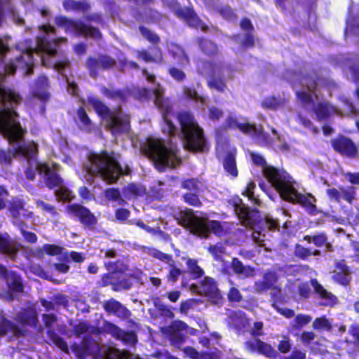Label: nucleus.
<instances>
[{"instance_id": "42", "label": "nucleus", "mask_w": 359, "mask_h": 359, "mask_svg": "<svg viewBox=\"0 0 359 359\" xmlns=\"http://www.w3.org/2000/svg\"><path fill=\"white\" fill-rule=\"evenodd\" d=\"M55 43L50 42L46 36L39 37L37 39V47L42 52L48 55L55 56L57 54Z\"/></svg>"}, {"instance_id": "63", "label": "nucleus", "mask_w": 359, "mask_h": 359, "mask_svg": "<svg viewBox=\"0 0 359 359\" xmlns=\"http://www.w3.org/2000/svg\"><path fill=\"white\" fill-rule=\"evenodd\" d=\"M116 279H118L117 274L108 271L107 273L102 275L100 281V286L107 287L108 285H111V288H113V284L115 283Z\"/></svg>"}, {"instance_id": "12", "label": "nucleus", "mask_w": 359, "mask_h": 359, "mask_svg": "<svg viewBox=\"0 0 359 359\" xmlns=\"http://www.w3.org/2000/svg\"><path fill=\"white\" fill-rule=\"evenodd\" d=\"M283 199L302 206L311 215H316L318 213L317 206L315 204L316 202L315 196L310 193L302 194L298 192L294 185Z\"/></svg>"}, {"instance_id": "17", "label": "nucleus", "mask_w": 359, "mask_h": 359, "mask_svg": "<svg viewBox=\"0 0 359 359\" xmlns=\"http://www.w3.org/2000/svg\"><path fill=\"white\" fill-rule=\"evenodd\" d=\"M235 212L241 224L251 229L261 222L259 211L257 208L250 209L244 204H235Z\"/></svg>"}, {"instance_id": "44", "label": "nucleus", "mask_w": 359, "mask_h": 359, "mask_svg": "<svg viewBox=\"0 0 359 359\" xmlns=\"http://www.w3.org/2000/svg\"><path fill=\"white\" fill-rule=\"evenodd\" d=\"M102 93L109 99L118 100L122 102L127 100V91L123 89L111 90L107 88H103Z\"/></svg>"}, {"instance_id": "50", "label": "nucleus", "mask_w": 359, "mask_h": 359, "mask_svg": "<svg viewBox=\"0 0 359 359\" xmlns=\"http://www.w3.org/2000/svg\"><path fill=\"white\" fill-rule=\"evenodd\" d=\"M47 336L60 350L66 353L68 352L69 348L67 342L57 333L52 330H49L47 332Z\"/></svg>"}, {"instance_id": "6", "label": "nucleus", "mask_w": 359, "mask_h": 359, "mask_svg": "<svg viewBox=\"0 0 359 359\" xmlns=\"http://www.w3.org/2000/svg\"><path fill=\"white\" fill-rule=\"evenodd\" d=\"M264 177L283 198L295 184L290 175L283 169L273 165L266 167L262 170Z\"/></svg>"}, {"instance_id": "55", "label": "nucleus", "mask_w": 359, "mask_h": 359, "mask_svg": "<svg viewBox=\"0 0 359 359\" xmlns=\"http://www.w3.org/2000/svg\"><path fill=\"white\" fill-rule=\"evenodd\" d=\"M199 192H189L185 193L182 196L184 201L188 205L199 208L202 206V202L201 201L199 196Z\"/></svg>"}, {"instance_id": "30", "label": "nucleus", "mask_w": 359, "mask_h": 359, "mask_svg": "<svg viewBox=\"0 0 359 359\" xmlns=\"http://www.w3.org/2000/svg\"><path fill=\"white\" fill-rule=\"evenodd\" d=\"M231 266L233 273L243 278H252L255 276V268L249 265L245 266L237 257L232 259Z\"/></svg>"}, {"instance_id": "11", "label": "nucleus", "mask_w": 359, "mask_h": 359, "mask_svg": "<svg viewBox=\"0 0 359 359\" xmlns=\"http://www.w3.org/2000/svg\"><path fill=\"white\" fill-rule=\"evenodd\" d=\"M50 81L44 74H40L34 80L28 100L36 99L41 103V110L43 114L46 111V105L50 100L51 95L49 92Z\"/></svg>"}, {"instance_id": "37", "label": "nucleus", "mask_w": 359, "mask_h": 359, "mask_svg": "<svg viewBox=\"0 0 359 359\" xmlns=\"http://www.w3.org/2000/svg\"><path fill=\"white\" fill-rule=\"evenodd\" d=\"M168 264L169 266V269L165 278L169 283L173 285L178 280L180 276L183 277L187 271L177 267L174 259Z\"/></svg>"}, {"instance_id": "41", "label": "nucleus", "mask_w": 359, "mask_h": 359, "mask_svg": "<svg viewBox=\"0 0 359 359\" xmlns=\"http://www.w3.org/2000/svg\"><path fill=\"white\" fill-rule=\"evenodd\" d=\"M104 266L108 271L117 275L124 273L128 269V265L121 259L105 262Z\"/></svg>"}, {"instance_id": "57", "label": "nucleus", "mask_w": 359, "mask_h": 359, "mask_svg": "<svg viewBox=\"0 0 359 359\" xmlns=\"http://www.w3.org/2000/svg\"><path fill=\"white\" fill-rule=\"evenodd\" d=\"M132 285L133 283L130 279L126 278H121L118 275V279H116L115 283L113 284L112 290L115 292L127 290H129Z\"/></svg>"}, {"instance_id": "2", "label": "nucleus", "mask_w": 359, "mask_h": 359, "mask_svg": "<svg viewBox=\"0 0 359 359\" xmlns=\"http://www.w3.org/2000/svg\"><path fill=\"white\" fill-rule=\"evenodd\" d=\"M87 102L104 122L105 129L110 131L113 135L125 134L130 131V117L121 107L111 109L104 102L95 96H88Z\"/></svg>"}, {"instance_id": "45", "label": "nucleus", "mask_w": 359, "mask_h": 359, "mask_svg": "<svg viewBox=\"0 0 359 359\" xmlns=\"http://www.w3.org/2000/svg\"><path fill=\"white\" fill-rule=\"evenodd\" d=\"M238 129L245 135H252L259 137L264 134L262 127L257 128L255 124L251 123H240L239 126H238Z\"/></svg>"}, {"instance_id": "46", "label": "nucleus", "mask_w": 359, "mask_h": 359, "mask_svg": "<svg viewBox=\"0 0 359 359\" xmlns=\"http://www.w3.org/2000/svg\"><path fill=\"white\" fill-rule=\"evenodd\" d=\"M226 222H220L218 220H210L208 222L210 227V233L212 232L214 235L218 237L224 236L228 233V231L225 227Z\"/></svg>"}, {"instance_id": "35", "label": "nucleus", "mask_w": 359, "mask_h": 359, "mask_svg": "<svg viewBox=\"0 0 359 359\" xmlns=\"http://www.w3.org/2000/svg\"><path fill=\"white\" fill-rule=\"evenodd\" d=\"M18 248L13 243L8 233H0V252L8 255H14L16 254Z\"/></svg>"}, {"instance_id": "32", "label": "nucleus", "mask_w": 359, "mask_h": 359, "mask_svg": "<svg viewBox=\"0 0 359 359\" xmlns=\"http://www.w3.org/2000/svg\"><path fill=\"white\" fill-rule=\"evenodd\" d=\"M93 341L90 337H84L79 344H74L72 350L78 359H86L91 354Z\"/></svg>"}, {"instance_id": "24", "label": "nucleus", "mask_w": 359, "mask_h": 359, "mask_svg": "<svg viewBox=\"0 0 359 359\" xmlns=\"http://www.w3.org/2000/svg\"><path fill=\"white\" fill-rule=\"evenodd\" d=\"M196 43L200 51L210 58L216 57L219 54L217 44L208 37L200 36L196 38Z\"/></svg>"}, {"instance_id": "1", "label": "nucleus", "mask_w": 359, "mask_h": 359, "mask_svg": "<svg viewBox=\"0 0 359 359\" xmlns=\"http://www.w3.org/2000/svg\"><path fill=\"white\" fill-rule=\"evenodd\" d=\"M87 172L89 175L98 177L108 184L117 182L122 175H128L130 170H123L114 151L102 150L90 152L88 157Z\"/></svg>"}, {"instance_id": "36", "label": "nucleus", "mask_w": 359, "mask_h": 359, "mask_svg": "<svg viewBox=\"0 0 359 359\" xmlns=\"http://www.w3.org/2000/svg\"><path fill=\"white\" fill-rule=\"evenodd\" d=\"M351 7L348 8L349 17L347 18L345 31L349 30L353 34L359 36V4L355 13H352Z\"/></svg>"}, {"instance_id": "10", "label": "nucleus", "mask_w": 359, "mask_h": 359, "mask_svg": "<svg viewBox=\"0 0 359 359\" xmlns=\"http://www.w3.org/2000/svg\"><path fill=\"white\" fill-rule=\"evenodd\" d=\"M303 85L312 93H316L320 88L333 90L338 88V84L334 79L320 75L317 71L305 74L303 77Z\"/></svg>"}, {"instance_id": "31", "label": "nucleus", "mask_w": 359, "mask_h": 359, "mask_svg": "<svg viewBox=\"0 0 359 359\" xmlns=\"http://www.w3.org/2000/svg\"><path fill=\"white\" fill-rule=\"evenodd\" d=\"M152 49V55L144 49L138 50L137 53V57L145 62H163L164 61V58L161 48L159 46H154Z\"/></svg>"}, {"instance_id": "5", "label": "nucleus", "mask_w": 359, "mask_h": 359, "mask_svg": "<svg viewBox=\"0 0 359 359\" xmlns=\"http://www.w3.org/2000/svg\"><path fill=\"white\" fill-rule=\"evenodd\" d=\"M56 25L64 29L66 33L76 36L100 39L102 34L97 27L85 24L80 20H74L67 16L60 15L55 19Z\"/></svg>"}, {"instance_id": "54", "label": "nucleus", "mask_w": 359, "mask_h": 359, "mask_svg": "<svg viewBox=\"0 0 359 359\" xmlns=\"http://www.w3.org/2000/svg\"><path fill=\"white\" fill-rule=\"evenodd\" d=\"M208 250L216 261H221L226 253V248L221 243L210 245Z\"/></svg>"}, {"instance_id": "49", "label": "nucleus", "mask_w": 359, "mask_h": 359, "mask_svg": "<svg viewBox=\"0 0 359 359\" xmlns=\"http://www.w3.org/2000/svg\"><path fill=\"white\" fill-rule=\"evenodd\" d=\"M104 196L108 201L117 202L118 205H124L126 203L118 188H107L104 191Z\"/></svg>"}, {"instance_id": "9", "label": "nucleus", "mask_w": 359, "mask_h": 359, "mask_svg": "<svg viewBox=\"0 0 359 359\" xmlns=\"http://www.w3.org/2000/svg\"><path fill=\"white\" fill-rule=\"evenodd\" d=\"M217 65L215 62L210 60H203L201 62V69L198 67V72L203 74L206 69H210L207 78V86L210 90H215L218 93H224L228 90L226 84V79L222 72L221 69L216 68Z\"/></svg>"}, {"instance_id": "8", "label": "nucleus", "mask_w": 359, "mask_h": 359, "mask_svg": "<svg viewBox=\"0 0 359 359\" xmlns=\"http://www.w3.org/2000/svg\"><path fill=\"white\" fill-rule=\"evenodd\" d=\"M34 50L27 48L22 50L20 55L14 59H11L4 65V71L6 74L13 75L17 69H20L25 75L29 76L34 73Z\"/></svg>"}, {"instance_id": "40", "label": "nucleus", "mask_w": 359, "mask_h": 359, "mask_svg": "<svg viewBox=\"0 0 359 359\" xmlns=\"http://www.w3.org/2000/svg\"><path fill=\"white\" fill-rule=\"evenodd\" d=\"M182 93L187 99L194 101L196 103H201L202 104L206 103V97L200 95L194 86H184Z\"/></svg>"}, {"instance_id": "22", "label": "nucleus", "mask_w": 359, "mask_h": 359, "mask_svg": "<svg viewBox=\"0 0 359 359\" xmlns=\"http://www.w3.org/2000/svg\"><path fill=\"white\" fill-rule=\"evenodd\" d=\"M37 170L40 174H44V182L48 189H53L62 185V178L57 172L52 170L47 163H39Z\"/></svg>"}, {"instance_id": "14", "label": "nucleus", "mask_w": 359, "mask_h": 359, "mask_svg": "<svg viewBox=\"0 0 359 359\" xmlns=\"http://www.w3.org/2000/svg\"><path fill=\"white\" fill-rule=\"evenodd\" d=\"M155 104L161 112L163 121V124L162 125L163 131L170 136L175 135L177 132V128L172 120V117L175 116L172 104L168 100L158 97L155 100Z\"/></svg>"}, {"instance_id": "18", "label": "nucleus", "mask_w": 359, "mask_h": 359, "mask_svg": "<svg viewBox=\"0 0 359 359\" xmlns=\"http://www.w3.org/2000/svg\"><path fill=\"white\" fill-rule=\"evenodd\" d=\"M334 151L341 156L355 158L358 156V148L353 141L343 135H339L331 140Z\"/></svg>"}, {"instance_id": "38", "label": "nucleus", "mask_w": 359, "mask_h": 359, "mask_svg": "<svg viewBox=\"0 0 359 359\" xmlns=\"http://www.w3.org/2000/svg\"><path fill=\"white\" fill-rule=\"evenodd\" d=\"M187 273H189L194 280L199 279L204 276L203 269L198 265L196 259L188 258L186 261Z\"/></svg>"}, {"instance_id": "48", "label": "nucleus", "mask_w": 359, "mask_h": 359, "mask_svg": "<svg viewBox=\"0 0 359 359\" xmlns=\"http://www.w3.org/2000/svg\"><path fill=\"white\" fill-rule=\"evenodd\" d=\"M194 215V210L190 208H187L184 211H181L178 219V224L189 231Z\"/></svg>"}, {"instance_id": "29", "label": "nucleus", "mask_w": 359, "mask_h": 359, "mask_svg": "<svg viewBox=\"0 0 359 359\" xmlns=\"http://www.w3.org/2000/svg\"><path fill=\"white\" fill-rule=\"evenodd\" d=\"M236 156L235 150L229 151L225 154L222 160L224 170L232 178H236L238 175Z\"/></svg>"}, {"instance_id": "59", "label": "nucleus", "mask_w": 359, "mask_h": 359, "mask_svg": "<svg viewBox=\"0 0 359 359\" xmlns=\"http://www.w3.org/2000/svg\"><path fill=\"white\" fill-rule=\"evenodd\" d=\"M311 320V317L306 314H298L295 316L292 328L296 330H300L303 327L309 324Z\"/></svg>"}, {"instance_id": "28", "label": "nucleus", "mask_w": 359, "mask_h": 359, "mask_svg": "<svg viewBox=\"0 0 359 359\" xmlns=\"http://www.w3.org/2000/svg\"><path fill=\"white\" fill-rule=\"evenodd\" d=\"M19 323L24 326L36 328L39 325L38 314L34 309H25L18 313L16 318Z\"/></svg>"}, {"instance_id": "47", "label": "nucleus", "mask_w": 359, "mask_h": 359, "mask_svg": "<svg viewBox=\"0 0 359 359\" xmlns=\"http://www.w3.org/2000/svg\"><path fill=\"white\" fill-rule=\"evenodd\" d=\"M215 11L226 21L233 22L238 18L234 10L229 5L218 6L215 8Z\"/></svg>"}, {"instance_id": "3", "label": "nucleus", "mask_w": 359, "mask_h": 359, "mask_svg": "<svg viewBox=\"0 0 359 359\" xmlns=\"http://www.w3.org/2000/svg\"><path fill=\"white\" fill-rule=\"evenodd\" d=\"M177 118L183 136L184 148L193 153L208 152L209 144L204 130L198 125L194 114L191 111H182L177 114Z\"/></svg>"}, {"instance_id": "15", "label": "nucleus", "mask_w": 359, "mask_h": 359, "mask_svg": "<svg viewBox=\"0 0 359 359\" xmlns=\"http://www.w3.org/2000/svg\"><path fill=\"white\" fill-rule=\"evenodd\" d=\"M175 14L191 28L200 29L205 33L209 31V27L197 15L192 7L183 8L179 6L175 10Z\"/></svg>"}, {"instance_id": "56", "label": "nucleus", "mask_w": 359, "mask_h": 359, "mask_svg": "<svg viewBox=\"0 0 359 359\" xmlns=\"http://www.w3.org/2000/svg\"><path fill=\"white\" fill-rule=\"evenodd\" d=\"M281 104V100L275 96L266 97L262 100L261 103L262 108L272 110L277 109Z\"/></svg>"}, {"instance_id": "58", "label": "nucleus", "mask_w": 359, "mask_h": 359, "mask_svg": "<svg viewBox=\"0 0 359 359\" xmlns=\"http://www.w3.org/2000/svg\"><path fill=\"white\" fill-rule=\"evenodd\" d=\"M15 155L14 147L13 149L9 148L7 150L0 149V163L1 165H10Z\"/></svg>"}, {"instance_id": "4", "label": "nucleus", "mask_w": 359, "mask_h": 359, "mask_svg": "<svg viewBox=\"0 0 359 359\" xmlns=\"http://www.w3.org/2000/svg\"><path fill=\"white\" fill-rule=\"evenodd\" d=\"M179 151L176 144H166L165 140L161 139L149 140L145 148V154L160 172L165 171L166 168H175L180 165L182 159Z\"/></svg>"}, {"instance_id": "23", "label": "nucleus", "mask_w": 359, "mask_h": 359, "mask_svg": "<svg viewBox=\"0 0 359 359\" xmlns=\"http://www.w3.org/2000/svg\"><path fill=\"white\" fill-rule=\"evenodd\" d=\"M245 346L250 351H257L267 358L275 359L277 357L276 351L270 344L259 339L257 338L254 340L248 341L245 342Z\"/></svg>"}, {"instance_id": "20", "label": "nucleus", "mask_w": 359, "mask_h": 359, "mask_svg": "<svg viewBox=\"0 0 359 359\" xmlns=\"http://www.w3.org/2000/svg\"><path fill=\"white\" fill-rule=\"evenodd\" d=\"M355 188L353 186H340L339 189H327L326 194L330 201L339 203L341 200H344L351 204L355 198Z\"/></svg>"}, {"instance_id": "26", "label": "nucleus", "mask_w": 359, "mask_h": 359, "mask_svg": "<svg viewBox=\"0 0 359 359\" xmlns=\"http://www.w3.org/2000/svg\"><path fill=\"white\" fill-rule=\"evenodd\" d=\"M10 144V142H8ZM18 143V145L14 147V152L16 155H21L27 159L32 158L36 156L38 152V145L34 142H25V137L23 140L12 142L11 144Z\"/></svg>"}, {"instance_id": "60", "label": "nucleus", "mask_w": 359, "mask_h": 359, "mask_svg": "<svg viewBox=\"0 0 359 359\" xmlns=\"http://www.w3.org/2000/svg\"><path fill=\"white\" fill-rule=\"evenodd\" d=\"M55 194L60 201H70L74 198L72 192L68 188L62 185L55 191Z\"/></svg>"}, {"instance_id": "25", "label": "nucleus", "mask_w": 359, "mask_h": 359, "mask_svg": "<svg viewBox=\"0 0 359 359\" xmlns=\"http://www.w3.org/2000/svg\"><path fill=\"white\" fill-rule=\"evenodd\" d=\"M74 121L81 130L86 133H91L95 128V124L83 107H79L76 109Z\"/></svg>"}, {"instance_id": "53", "label": "nucleus", "mask_w": 359, "mask_h": 359, "mask_svg": "<svg viewBox=\"0 0 359 359\" xmlns=\"http://www.w3.org/2000/svg\"><path fill=\"white\" fill-rule=\"evenodd\" d=\"M201 182L197 177L184 180L181 187L191 192H200Z\"/></svg>"}, {"instance_id": "7", "label": "nucleus", "mask_w": 359, "mask_h": 359, "mask_svg": "<svg viewBox=\"0 0 359 359\" xmlns=\"http://www.w3.org/2000/svg\"><path fill=\"white\" fill-rule=\"evenodd\" d=\"M65 210L68 215L76 219L85 230H96L98 224L97 217L87 207L75 203L67 205Z\"/></svg>"}, {"instance_id": "43", "label": "nucleus", "mask_w": 359, "mask_h": 359, "mask_svg": "<svg viewBox=\"0 0 359 359\" xmlns=\"http://www.w3.org/2000/svg\"><path fill=\"white\" fill-rule=\"evenodd\" d=\"M332 106L327 102H318L313 111L318 120L323 121L328 118L332 114Z\"/></svg>"}, {"instance_id": "34", "label": "nucleus", "mask_w": 359, "mask_h": 359, "mask_svg": "<svg viewBox=\"0 0 359 359\" xmlns=\"http://www.w3.org/2000/svg\"><path fill=\"white\" fill-rule=\"evenodd\" d=\"M8 332L13 334L14 337H19L25 335V331H22L18 325L11 320L3 318L0 320V336H4Z\"/></svg>"}, {"instance_id": "27", "label": "nucleus", "mask_w": 359, "mask_h": 359, "mask_svg": "<svg viewBox=\"0 0 359 359\" xmlns=\"http://www.w3.org/2000/svg\"><path fill=\"white\" fill-rule=\"evenodd\" d=\"M189 231L198 237L208 238L210 234V227L207 219L194 215Z\"/></svg>"}, {"instance_id": "19", "label": "nucleus", "mask_w": 359, "mask_h": 359, "mask_svg": "<svg viewBox=\"0 0 359 359\" xmlns=\"http://www.w3.org/2000/svg\"><path fill=\"white\" fill-rule=\"evenodd\" d=\"M332 280L339 285L347 287L352 280V271L345 259H339L334 263Z\"/></svg>"}, {"instance_id": "21", "label": "nucleus", "mask_w": 359, "mask_h": 359, "mask_svg": "<svg viewBox=\"0 0 359 359\" xmlns=\"http://www.w3.org/2000/svg\"><path fill=\"white\" fill-rule=\"evenodd\" d=\"M102 307L106 313L121 320H127L131 316L130 311L114 298L105 301Z\"/></svg>"}, {"instance_id": "39", "label": "nucleus", "mask_w": 359, "mask_h": 359, "mask_svg": "<svg viewBox=\"0 0 359 359\" xmlns=\"http://www.w3.org/2000/svg\"><path fill=\"white\" fill-rule=\"evenodd\" d=\"M9 290L15 293H20L24 290V285L20 276L15 272H11L7 276Z\"/></svg>"}, {"instance_id": "16", "label": "nucleus", "mask_w": 359, "mask_h": 359, "mask_svg": "<svg viewBox=\"0 0 359 359\" xmlns=\"http://www.w3.org/2000/svg\"><path fill=\"white\" fill-rule=\"evenodd\" d=\"M102 329L104 333L111 335L125 344L135 345L137 342V337L134 331H125L111 322L104 320Z\"/></svg>"}, {"instance_id": "33", "label": "nucleus", "mask_w": 359, "mask_h": 359, "mask_svg": "<svg viewBox=\"0 0 359 359\" xmlns=\"http://www.w3.org/2000/svg\"><path fill=\"white\" fill-rule=\"evenodd\" d=\"M200 293L209 297H216L219 294L217 285L214 278L206 276L200 283Z\"/></svg>"}, {"instance_id": "61", "label": "nucleus", "mask_w": 359, "mask_h": 359, "mask_svg": "<svg viewBox=\"0 0 359 359\" xmlns=\"http://www.w3.org/2000/svg\"><path fill=\"white\" fill-rule=\"evenodd\" d=\"M36 205L40 208L43 212L50 214L53 217L58 215L57 208L55 205L44 202L42 200L38 199L36 201Z\"/></svg>"}, {"instance_id": "51", "label": "nucleus", "mask_w": 359, "mask_h": 359, "mask_svg": "<svg viewBox=\"0 0 359 359\" xmlns=\"http://www.w3.org/2000/svg\"><path fill=\"white\" fill-rule=\"evenodd\" d=\"M139 30L141 34L153 45V47L158 46L161 39L157 34L142 25L139 27Z\"/></svg>"}, {"instance_id": "13", "label": "nucleus", "mask_w": 359, "mask_h": 359, "mask_svg": "<svg viewBox=\"0 0 359 359\" xmlns=\"http://www.w3.org/2000/svg\"><path fill=\"white\" fill-rule=\"evenodd\" d=\"M116 65V60L107 54H99L97 57H88L86 61V67L92 78L98 75L99 70L108 71Z\"/></svg>"}, {"instance_id": "52", "label": "nucleus", "mask_w": 359, "mask_h": 359, "mask_svg": "<svg viewBox=\"0 0 359 359\" xmlns=\"http://www.w3.org/2000/svg\"><path fill=\"white\" fill-rule=\"evenodd\" d=\"M25 202L22 199L13 201L9 205V211L13 218L18 219L21 212L25 210Z\"/></svg>"}, {"instance_id": "62", "label": "nucleus", "mask_w": 359, "mask_h": 359, "mask_svg": "<svg viewBox=\"0 0 359 359\" xmlns=\"http://www.w3.org/2000/svg\"><path fill=\"white\" fill-rule=\"evenodd\" d=\"M92 327L89 322L83 320L76 324L73 327V332L75 336L80 337L81 335L88 332Z\"/></svg>"}, {"instance_id": "64", "label": "nucleus", "mask_w": 359, "mask_h": 359, "mask_svg": "<svg viewBox=\"0 0 359 359\" xmlns=\"http://www.w3.org/2000/svg\"><path fill=\"white\" fill-rule=\"evenodd\" d=\"M52 299L54 301L55 306L57 309L62 307L63 309H67L69 306V297L63 294H56L52 297Z\"/></svg>"}]
</instances>
